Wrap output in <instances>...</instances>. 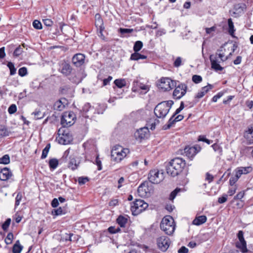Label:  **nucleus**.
<instances>
[{
  "instance_id": "1",
  "label": "nucleus",
  "mask_w": 253,
  "mask_h": 253,
  "mask_svg": "<svg viewBox=\"0 0 253 253\" xmlns=\"http://www.w3.org/2000/svg\"><path fill=\"white\" fill-rule=\"evenodd\" d=\"M173 102L168 100L162 102L156 105L154 109V114L159 118H164L169 112Z\"/></svg>"
},
{
  "instance_id": "2",
  "label": "nucleus",
  "mask_w": 253,
  "mask_h": 253,
  "mask_svg": "<svg viewBox=\"0 0 253 253\" xmlns=\"http://www.w3.org/2000/svg\"><path fill=\"white\" fill-rule=\"evenodd\" d=\"M130 152L127 148H124L120 145L115 146L111 151V160L117 162H120Z\"/></svg>"
},
{
  "instance_id": "3",
  "label": "nucleus",
  "mask_w": 253,
  "mask_h": 253,
  "mask_svg": "<svg viewBox=\"0 0 253 253\" xmlns=\"http://www.w3.org/2000/svg\"><path fill=\"white\" fill-rule=\"evenodd\" d=\"M175 224L173 218L171 216L164 217L161 222L160 228L167 234L171 235L175 230Z\"/></svg>"
},
{
  "instance_id": "4",
  "label": "nucleus",
  "mask_w": 253,
  "mask_h": 253,
  "mask_svg": "<svg viewBox=\"0 0 253 253\" xmlns=\"http://www.w3.org/2000/svg\"><path fill=\"white\" fill-rule=\"evenodd\" d=\"M148 207V204L143 200L136 199L132 203L131 211L134 215H137L144 211Z\"/></svg>"
},
{
  "instance_id": "5",
  "label": "nucleus",
  "mask_w": 253,
  "mask_h": 253,
  "mask_svg": "<svg viewBox=\"0 0 253 253\" xmlns=\"http://www.w3.org/2000/svg\"><path fill=\"white\" fill-rule=\"evenodd\" d=\"M149 181L153 184H158L164 179V173L163 170L152 169L148 174Z\"/></svg>"
},
{
  "instance_id": "6",
  "label": "nucleus",
  "mask_w": 253,
  "mask_h": 253,
  "mask_svg": "<svg viewBox=\"0 0 253 253\" xmlns=\"http://www.w3.org/2000/svg\"><path fill=\"white\" fill-rule=\"evenodd\" d=\"M157 85L160 88L163 89L164 91H168L176 86V82L171 80L169 78H162Z\"/></svg>"
},
{
  "instance_id": "7",
  "label": "nucleus",
  "mask_w": 253,
  "mask_h": 253,
  "mask_svg": "<svg viewBox=\"0 0 253 253\" xmlns=\"http://www.w3.org/2000/svg\"><path fill=\"white\" fill-rule=\"evenodd\" d=\"M75 118L74 114L72 112H65L62 115L61 124L63 127H69L74 123Z\"/></svg>"
},
{
  "instance_id": "8",
  "label": "nucleus",
  "mask_w": 253,
  "mask_h": 253,
  "mask_svg": "<svg viewBox=\"0 0 253 253\" xmlns=\"http://www.w3.org/2000/svg\"><path fill=\"white\" fill-rule=\"evenodd\" d=\"M175 88L173 92V97L175 99H179L186 93L187 86L183 83L176 85Z\"/></svg>"
},
{
  "instance_id": "9",
  "label": "nucleus",
  "mask_w": 253,
  "mask_h": 253,
  "mask_svg": "<svg viewBox=\"0 0 253 253\" xmlns=\"http://www.w3.org/2000/svg\"><path fill=\"white\" fill-rule=\"evenodd\" d=\"M237 237L239 240V242L236 244V247L240 249L242 253H246L248 250L247 248V243L244 237V232L242 230H240L238 234Z\"/></svg>"
},
{
  "instance_id": "10",
  "label": "nucleus",
  "mask_w": 253,
  "mask_h": 253,
  "mask_svg": "<svg viewBox=\"0 0 253 253\" xmlns=\"http://www.w3.org/2000/svg\"><path fill=\"white\" fill-rule=\"evenodd\" d=\"M158 248L162 252H166L169 246V240L166 236H161L157 240Z\"/></svg>"
},
{
  "instance_id": "11",
  "label": "nucleus",
  "mask_w": 253,
  "mask_h": 253,
  "mask_svg": "<svg viewBox=\"0 0 253 253\" xmlns=\"http://www.w3.org/2000/svg\"><path fill=\"white\" fill-rule=\"evenodd\" d=\"M201 150V147L199 145L194 146H187L184 148V153L189 158L192 159Z\"/></svg>"
},
{
  "instance_id": "12",
  "label": "nucleus",
  "mask_w": 253,
  "mask_h": 253,
  "mask_svg": "<svg viewBox=\"0 0 253 253\" xmlns=\"http://www.w3.org/2000/svg\"><path fill=\"white\" fill-rule=\"evenodd\" d=\"M85 55L82 53H77L72 58V62L76 67H81L84 63Z\"/></svg>"
},
{
  "instance_id": "13",
  "label": "nucleus",
  "mask_w": 253,
  "mask_h": 253,
  "mask_svg": "<svg viewBox=\"0 0 253 253\" xmlns=\"http://www.w3.org/2000/svg\"><path fill=\"white\" fill-rule=\"evenodd\" d=\"M149 132L147 127H144L137 129L134 133V137L136 140L141 141L144 139Z\"/></svg>"
},
{
  "instance_id": "14",
  "label": "nucleus",
  "mask_w": 253,
  "mask_h": 253,
  "mask_svg": "<svg viewBox=\"0 0 253 253\" xmlns=\"http://www.w3.org/2000/svg\"><path fill=\"white\" fill-rule=\"evenodd\" d=\"M169 162L181 171H182L186 165L185 160L179 157L173 159Z\"/></svg>"
},
{
  "instance_id": "15",
  "label": "nucleus",
  "mask_w": 253,
  "mask_h": 253,
  "mask_svg": "<svg viewBox=\"0 0 253 253\" xmlns=\"http://www.w3.org/2000/svg\"><path fill=\"white\" fill-rule=\"evenodd\" d=\"M138 89L144 90L146 93L149 90V87L148 85L144 84L138 81H134L133 83L132 90L133 92H136Z\"/></svg>"
},
{
  "instance_id": "16",
  "label": "nucleus",
  "mask_w": 253,
  "mask_h": 253,
  "mask_svg": "<svg viewBox=\"0 0 253 253\" xmlns=\"http://www.w3.org/2000/svg\"><path fill=\"white\" fill-rule=\"evenodd\" d=\"M167 172L172 177L178 175L181 171L175 167L170 162L166 167Z\"/></svg>"
},
{
  "instance_id": "17",
  "label": "nucleus",
  "mask_w": 253,
  "mask_h": 253,
  "mask_svg": "<svg viewBox=\"0 0 253 253\" xmlns=\"http://www.w3.org/2000/svg\"><path fill=\"white\" fill-rule=\"evenodd\" d=\"M213 88V85L208 84L207 86L203 87L197 93L195 98L200 99L203 97L206 93H207L210 90Z\"/></svg>"
},
{
  "instance_id": "18",
  "label": "nucleus",
  "mask_w": 253,
  "mask_h": 253,
  "mask_svg": "<svg viewBox=\"0 0 253 253\" xmlns=\"http://www.w3.org/2000/svg\"><path fill=\"white\" fill-rule=\"evenodd\" d=\"M69 80L75 84H78L81 83L83 80L80 72H74L70 75Z\"/></svg>"
},
{
  "instance_id": "19",
  "label": "nucleus",
  "mask_w": 253,
  "mask_h": 253,
  "mask_svg": "<svg viewBox=\"0 0 253 253\" xmlns=\"http://www.w3.org/2000/svg\"><path fill=\"white\" fill-rule=\"evenodd\" d=\"M59 70L62 74L67 76L71 74L72 71V68L69 63L64 62L61 65Z\"/></svg>"
},
{
  "instance_id": "20",
  "label": "nucleus",
  "mask_w": 253,
  "mask_h": 253,
  "mask_svg": "<svg viewBox=\"0 0 253 253\" xmlns=\"http://www.w3.org/2000/svg\"><path fill=\"white\" fill-rule=\"evenodd\" d=\"M67 100L65 98L57 100L54 104V109L58 111L62 110L67 104Z\"/></svg>"
},
{
  "instance_id": "21",
  "label": "nucleus",
  "mask_w": 253,
  "mask_h": 253,
  "mask_svg": "<svg viewBox=\"0 0 253 253\" xmlns=\"http://www.w3.org/2000/svg\"><path fill=\"white\" fill-rule=\"evenodd\" d=\"M210 59L211 62V68L214 70L216 71H221L223 69V68L219 64V62L216 57L213 58V55H211L210 57Z\"/></svg>"
},
{
  "instance_id": "22",
  "label": "nucleus",
  "mask_w": 253,
  "mask_h": 253,
  "mask_svg": "<svg viewBox=\"0 0 253 253\" xmlns=\"http://www.w3.org/2000/svg\"><path fill=\"white\" fill-rule=\"evenodd\" d=\"M11 176V172L7 168H3L0 171V179L2 181L7 180Z\"/></svg>"
},
{
  "instance_id": "23",
  "label": "nucleus",
  "mask_w": 253,
  "mask_h": 253,
  "mask_svg": "<svg viewBox=\"0 0 253 253\" xmlns=\"http://www.w3.org/2000/svg\"><path fill=\"white\" fill-rule=\"evenodd\" d=\"M148 188L145 184L142 183L137 189V193L139 196L141 197L148 196Z\"/></svg>"
},
{
  "instance_id": "24",
  "label": "nucleus",
  "mask_w": 253,
  "mask_h": 253,
  "mask_svg": "<svg viewBox=\"0 0 253 253\" xmlns=\"http://www.w3.org/2000/svg\"><path fill=\"white\" fill-rule=\"evenodd\" d=\"M70 161L68 163V168L71 169L72 170H74L78 169L80 163L77 162L74 156H70L69 157Z\"/></svg>"
},
{
  "instance_id": "25",
  "label": "nucleus",
  "mask_w": 253,
  "mask_h": 253,
  "mask_svg": "<svg viewBox=\"0 0 253 253\" xmlns=\"http://www.w3.org/2000/svg\"><path fill=\"white\" fill-rule=\"evenodd\" d=\"M253 170L251 167L238 168L236 173L240 177L242 174H246L251 172Z\"/></svg>"
},
{
  "instance_id": "26",
  "label": "nucleus",
  "mask_w": 253,
  "mask_h": 253,
  "mask_svg": "<svg viewBox=\"0 0 253 253\" xmlns=\"http://www.w3.org/2000/svg\"><path fill=\"white\" fill-rule=\"evenodd\" d=\"M207 219V218L206 216L200 215L196 217V218L193 220L192 223L196 225H200L206 222Z\"/></svg>"
},
{
  "instance_id": "27",
  "label": "nucleus",
  "mask_w": 253,
  "mask_h": 253,
  "mask_svg": "<svg viewBox=\"0 0 253 253\" xmlns=\"http://www.w3.org/2000/svg\"><path fill=\"white\" fill-rule=\"evenodd\" d=\"M23 249V246L20 245L19 240L16 241L12 248L13 253H20Z\"/></svg>"
},
{
  "instance_id": "28",
  "label": "nucleus",
  "mask_w": 253,
  "mask_h": 253,
  "mask_svg": "<svg viewBox=\"0 0 253 253\" xmlns=\"http://www.w3.org/2000/svg\"><path fill=\"white\" fill-rule=\"evenodd\" d=\"M128 221V219L123 215H120L117 219V222L121 227H125L126 224Z\"/></svg>"
},
{
  "instance_id": "29",
  "label": "nucleus",
  "mask_w": 253,
  "mask_h": 253,
  "mask_svg": "<svg viewBox=\"0 0 253 253\" xmlns=\"http://www.w3.org/2000/svg\"><path fill=\"white\" fill-rule=\"evenodd\" d=\"M147 56L140 54L138 52H134L131 54L130 59L131 60H138L139 59H145Z\"/></svg>"
},
{
  "instance_id": "30",
  "label": "nucleus",
  "mask_w": 253,
  "mask_h": 253,
  "mask_svg": "<svg viewBox=\"0 0 253 253\" xmlns=\"http://www.w3.org/2000/svg\"><path fill=\"white\" fill-rule=\"evenodd\" d=\"M223 51V46H221L219 49H218L217 50V52L215 54V56L214 57H216L218 56V58L220 59V60L221 61H226L228 59V56L225 57H224V54L223 52H222Z\"/></svg>"
},
{
  "instance_id": "31",
  "label": "nucleus",
  "mask_w": 253,
  "mask_h": 253,
  "mask_svg": "<svg viewBox=\"0 0 253 253\" xmlns=\"http://www.w3.org/2000/svg\"><path fill=\"white\" fill-rule=\"evenodd\" d=\"M228 33L232 37H234V33L235 31L234 24L231 18L228 19Z\"/></svg>"
},
{
  "instance_id": "32",
  "label": "nucleus",
  "mask_w": 253,
  "mask_h": 253,
  "mask_svg": "<svg viewBox=\"0 0 253 253\" xmlns=\"http://www.w3.org/2000/svg\"><path fill=\"white\" fill-rule=\"evenodd\" d=\"M10 132L3 126H0V138L9 136Z\"/></svg>"
},
{
  "instance_id": "33",
  "label": "nucleus",
  "mask_w": 253,
  "mask_h": 253,
  "mask_svg": "<svg viewBox=\"0 0 253 253\" xmlns=\"http://www.w3.org/2000/svg\"><path fill=\"white\" fill-rule=\"evenodd\" d=\"M58 160L55 158H52L49 161V167L50 169H55L58 165Z\"/></svg>"
},
{
  "instance_id": "34",
  "label": "nucleus",
  "mask_w": 253,
  "mask_h": 253,
  "mask_svg": "<svg viewBox=\"0 0 253 253\" xmlns=\"http://www.w3.org/2000/svg\"><path fill=\"white\" fill-rule=\"evenodd\" d=\"M114 83L118 87L120 88L126 85V82L125 79H116Z\"/></svg>"
},
{
  "instance_id": "35",
  "label": "nucleus",
  "mask_w": 253,
  "mask_h": 253,
  "mask_svg": "<svg viewBox=\"0 0 253 253\" xmlns=\"http://www.w3.org/2000/svg\"><path fill=\"white\" fill-rule=\"evenodd\" d=\"M32 115L34 116L35 120H39L43 118L44 116V114L42 113L39 110H36L32 113Z\"/></svg>"
},
{
  "instance_id": "36",
  "label": "nucleus",
  "mask_w": 253,
  "mask_h": 253,
  "mask_svg": "<svg viewBox=\"0 0 253 253\" xmlns=\"http://www.w3.org/2000/svg\"><path fill=\"white\" fill-rule=\"evenodd\" d=\"M66 213L65 210H63L61 207H59L57 209H54L52 211V214L53 215H60Z\"/></svg>"
},
{
  "instance_id": "37",
  "label": "nucleus",
  "mask_w": 253,
  "mask_h": 253,
  "mask_svg": "<svg viewBox=\"0 0 253 253\" xmlns=\"http://www.w3.org/2000/svg\"><path fill=\"white\" fill-rule=\"evenodd\" d=\"M175 116L174 115H172V117L169 119L168 122V124L166 125H165L164 126H163V128L164 129H169L175 123H176V122L174 121V118Z\"/></svg>"
},
{
  "instance_id": "38",
  "label": "nucleus",
  "mask_w": 253,
  "mask_h": 253,
  "mask_svg": "<svg viewBox=\"0 0 253 253\" xmlns=\"http://www.w3.org/2000/svg\"><path fill=\"white\" fill-rule=\"evenodd\" d=\"M143 46V43L141 41H136L134 44L133 46V50L134 51V52H137L139 51L142 48Z\"/></svg>"
},
{
  "instance_id": "39",
  "label": "nucleus",
  "mask_w": 253,
  "mask_h": 253,
  "mask_svg": "<svg viewBox=\"0 0 253 253\" xmlns=\"http://www.w3.org/2000/svg\"><path fill=\"white\" fill-rule=\"evenodd\" d=\"M50 148V144L48 143L46 145V146L45 147V148L43 149V150L42 151V154L41 156L42 159H44L46 158L48 153L49 151Z\"/></svg>"
},
{
  "instance_id": "40",
  "label": "nucleus",
  "mask_w": 253,
  "mask_h": 253,
  "mask_svg": "<svg viewBox=\"0 0 253 253\" xmlns=\"http://www.w3.org/2000/svg\"><path fill=\"white\" fill-rule=\"evenodd\" d=\"M10 163V157L8 154L3 155L0 158V164L7 165Z\"/></svg>"
},
{
  "instance_id": "41",
  "label": "nucleus",
  "mask_w": 253,
  "mask_h": 253,
  "mask_svg": "<svg viewBox=\"0 0 253 253\" xmlns=\"http://www.w3.org/2000/svg\"><path fill=\"white\" fill-rule=\"evenodd\" d=\"M7 66L9 68L10 70V75H13L16 73V69L14 67V65L13 63L11 62H8Z\"/></svg>"
},
{
  "instance_id": "42",
  "label": "nucleus",
  "mask_w": 253,
  "mask_h": 253,
  "mask_svg": "<svg viewBox=\"0 0 253 253\" xmlns=\"http://www.w3.org/2000/svg\"><path fill=\"white\" fill-rule=\"evenodd\" d=\"M23 48L21 47V45H19L14 51L13 56L18 57L23 52Z\"/></svg>"
},
{
  "instance_id": "43",
  "label": "nucleus",
  "mask_w": 253,
  "mask_h": 253,
  "mask_svg": "<svg viewBox=\"0 0 253 253\" xmlns=\"http://www.w3.org/2000/svg\"><path fill=\"white\" fill-rule=\"evenodd\" d=\"M66 241H69L71 242L75 241L77 240L75 236L73 233L66 234L65 237Z\"/></svg>"
},
{
  "instance_id": "44",
  "label": "nucleus",
  "mask_w": 253,
  "mask_h": 253,
  "mask_svg": "<svg viewBox=\"0 0 253 253\" xmlns=\"http://www.w3.org/2000/svg\"><path fill=\"white\" fill-rule=\"evenodd\" d=\"M13 239V235L11 232L8 233L5 239V242L6 244L9 245L10 244Z\"/></svg>"
},
{
  "instance_id": "45",
  "label": "nucleus",
  "mask_w": 253,
  "mask_h": 253,
  "mask_svg": "<svg viewBox=\"0 0 253 253\" xmlns=\"http://www.w3.org/2000/svg\"><path fill=\"white\" fill-rule=\"evenodd\" d=\"M180 191V188H176L175 190L171 192L169 196V200H173L175 198L178 193H179Z\"/></svg>"
},
{
  "instance_id": "46",
  "label": "nucleus",
  "mask_w": 253,
  "mask_h": 253,
  "mask_svg": "<svg viewBox=\"0 0 253 253\" xmlns=\"http://www.w3.org/2000/svg\"><path fill=\"white\" fill-rule=\"evenodd\" d=\"M211 147L215 152H217L220 155L222 154V148L218 144L214 143L211 145Z\"/></svg>"
},
{
  "instance_id": "47",
  "label": "nucleus",
  "mask_w": 253,
  "mask_h": 253,
  "mask_svg": "<svg viewBox=\"0 0 253 253\" xmlns=\"http://www.w3.org/2000/svg\"><path fill=\"white\" fill-rule=\"evenodd\" d=\"M89 181L88 177L81 176L78 178V182L80 185L84 184L86 182Z\"/></svg>"
},
{
  "instance_id": "48",
  "label": "nucleus",
  "mask_w": 253,
  "mask_h": 253,
  "mask_svg": "<svg viewBox=\"0 0 253 253\" xmlns=\"http://www.w3.org/2000/svg\"><path fill=\"white\" fill-rule=\"evenodd\" d=\"M11 222V219L7 218L5 222L2 224V228L4 231H6L7 230L9 226V225Z\"/></svg>"
},
{
  "instance_id": "49",
  "label": "nucleus",
  "mask_w": 253,
  "mask_h": 253,
  "mask_svg": "<svg viewBox=\"0 0 253 253\" xmlns=\"http://www.w3.org/2000/svg\"><path fill=\"white\" fill-rule=\"evenodd\" d=\"M192 81L195 84L200 83L202 81V78L199 75H193L192 77Z\"/></svg>"
},
{
  "instance_id": "50",
  "label": "nucleus",
  "mask_w": 253,
  "mask_h": 253,
  "mask_svg": "<svg viewBox=\"0 0 253 253\" xmlns=\"http://www.w3.org/2000/svg\"><path fill=\"white\" fill-rule=\"evenodd\" d=\"M248 132L247 137L249 139L250 143H253V127L252 128H250Z\"/></svg>"
},
{
  "instance_id": "51",
  "label": "nucleus",
  "mask_w": 253,
  "mask_h": 253,
  "mask_svg": "<svg viewBox=\"0 0 253 253\" xmlns=\"http://www.w3.org/2000/svg\"><path fill=\"white\" fill-rule=\"evenodd\" d=\"M22 198V195L21 193H18L15 198V207H16L19 205Z\"/></svg>"
},
{
  "instance_id": "52",
  "label": "nucleus",
  "mask_w": 253,
  "mask_h": 253,
  "mask_svg": "<svg viewBox=\"0 0 253 253\" xmlns=\"http://www.w3.org/2000/svg\"><path fill=\"white\" fill-rule=\"evenodd\" d=\"M198 141L205 142L208 144H210L212 142V140H210L206 138V136L204 135H200L198 137Z\"/></svg>"
},
{
  "instance_id": "53",
  "label": "nucleus",
  "mask_w": 253,
  "mask_h": 253,
  "mask_svg": "<svg viewBox=\"0 0 253 253\" xmlns=\"http://www.w3.org/2000/svg\"><path fill=\"white\" fill-rule=\"evenodd\" d=\"M18 74L21 77H24L27 74V69L26 67L20 68L18 70Z\"/></svg>"
},
{
  "instance_id": "54",
  "label": "nucleus",
  "mask_w": 253,
  "mask_h": 253,
  "mask_svg": "<svg viewBox=\"0 0 253 253\" xmlns=\"http://www.w3.org/2000/svg\"><path fill=\"white\" fill-rule=\"evenodd\" d=\"M33 27L36 29H42V23L38 20H35L33 22Z\"/></svg>"
},
{
  "instance_id": "55",
  "label": "nucleus",
  "mask_w": 253,
  "mask_h": 253,
  "mask_svg": "<svg viewBox=\"0 0 253 253\" xmlns=\"http://www.w3.org/2000/svg\"><path fill=\"white\" fill-rule=\"evenodd\" d=\"M240 177L236 173L234 177H231L229 180L230 185H233Z\"/></svg>"
},
{
  "instance_id": "56",
  "label": "nucleus",
  "mask_w": 253,
  "mask_h": 253,
  "mask_svg": "<svg viewBox=\"0 0 253 253\" xmlns=\"http://www.w3.org/2000/svg\"><path fill=\"white\" fill-rule=\"evenodd\" d=\"M17 111V107L15 104L11 105L8 109V112L10 114L15 113Z\"/></svg>"
},
{
  "instance_id": "57",
  "label": "nucleus",
  "mask_w": 253,
  "mask_h": 253,
  "mask_svg": "<svg viewBox=\"0 0 253 253\" xmlns=\"http://www.w3.org/2000/svg\"><path fill=\"white\" fill-rule=\"evenodd\" d=\"M69 142V140H67L65 138L64 134H63V135L60 137L58 139V142L61 144L66 145Z\"/></svg>"
},
{
  "instance_id": "58",
  "label": "nucleus",
  "mask_w": 253,
  "mask_h": 253,
  "mask_svg": "<svg viewBox=\"0 0 253 253\" xmlns=\"http://www.w3.org/2000/svg\"><path fill=\"white\" fill-rule=\"evenodd\" d=\"M93 108L91 106L90 104L88 103H86L83 108V110L84 112H87L89 110H93Z\"/></svg>"
},
{
  "instance_id": "59",
  "label": "nucleus",
  "mask_w": 253,
  "mask_h": 253,
  "mask_svg": "<svg viewBox=\"0 0 253 253\" xmlns=\"http://www.w3.org/2000/svg\"><path fill=\"white\" fill-rule=\"evenodd\" d=\"M133 31L132 29L120 28L119 29L120 32L122 34L131 33Z\"/></svg>"
},
{
  "instance_id": "60",
  "label": "nucleus",
  "mask_w": 253,
  "mask_h": 253,
  "mask_svg": "<svg viewBox=\"0 0 253 253\" xmlns=\"http://www.w3.org/2000/svg\"><path fill=\"white\" fill-rule=\"evenodd\" d=\"M182 59L180 57H178L175 59L173 63V66L175 67H178L181 65Z\"/></svg>"
},
{
  "instance_id": "61",
  "label": "nucleus",
  "mask_w": 253,
  "mask_h": 253,
  "mask_svg": "<svg viewBox=\"0 0 253 253\" xmlns=\"http://www.w3.org/2000/svg\"><path fill=\"white\" fill-rule=\"evenodd\" d=\"M227 200V195L223 194L222 197L218 198V202L219 204H223L226 202Z\"/></svg>"
},
{
  "instance_id": "62",
  "label": "nucleus",
  "mask_w": 253,
  "mask_h": 253,
  "mask_svg": "<svg viewBox=\"0 0 253 253\" xmlns=\"http://www.w3.org/2000/svg\"><path fill=\"white\" fill-rule=\"evenodd\" d=\"M42 22L44 25L47 27H51L53 25V21L49 19H43Z\"/></svg>"
},
{
  "instance_id": "63",
  "label": "nucleus",
  "mask_w": 253,
  "mask_h": 253,
  "mask_svg": "<svg viewBox=\"0 0 253 253\" xmlns=\"http://www.w3.org/2000/svg\"><path fill=\"white\" fill-rule=\"evenodd\" d=\"M244 5L242 6L240 4L235 5L234 9L237 12H242L244 11Z\"/></svg>"
},
{
  "instance_id": "64",
  "label": "nucleus",
  "mask_w": 253,
  "mask_h": 253,
  "mask_svg": "<svg viewBox=\"0 0 253 253\" xmlns=\"http://www.w3.org/2000/svg\"><path fill=\"white\" fill-rule=\"evenodd\" d=\"M113 79V78L112 76H108L107 78L103 79V86H105L108 84H109L110 82Z\"/></svg>"
}]
</instances>
